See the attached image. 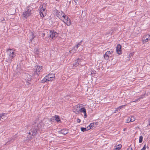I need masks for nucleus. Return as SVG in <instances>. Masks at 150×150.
Wrapping results in <instances>:
<instances>
[{"label":"nucleus","mask_w":150,"mask_h":150,"mask_svg":"<svg viewBox=\"0 0 150 150\" xmlns=\"http://www.w3.org/2000/svg\"><path fill=\"white\" fill-rule=\"evenodd\" d=\"M40 16L43 17L46 15L45 8L43 7V6H41L40 7Z\"/></svg>","instance_id":"nucleus-9"},{"label":"nucleus","mask_w":150,"mask_h":150,"mask_svg":"<svg viewBox=\"0 0 150 150\" xmlns=\"http://www.w3.org/2000/svg\"><path fill=\"white\" fill-rule=\"evenodd\" d=\"M1 22L3 23H5V19H4V18H3L1 20Z\"/></svg>","instance_id":"nucleus-31"},{"label":"nucleus","mask_w":150,"mask_h":150,"mask_svg":"<svg viewBox=\"0 0 150 150\" xmlns=\"http://www.w3.org/2000/svg\"><path fill=\"white\" fill-rule=\"evenodd\" d=\"M116 51L117 53L119 54L122 53L121 46L120 45H117L116 47Z\"/></svg>","instance_id":"nucleus-13"},{"label":"nucleus","mask_w":150,"mask_h":150,"mask_svg":"<svg viewBox=\"0 0 150 150\" xmlns=\"http://www.w3.org/2000/svg\"><path fill=\"white\" fill-rule=\"evenodd\" d=\"M70 52H71V50H70L69 51V52L70 53Z\"/></svg>","instance_id":"nucleus-42"},{"label":"nucleus","mask_w":150,"mask_h":150,"mask_svg":"<svg viewBox=\"0 0 150 150\" xmlns=\"http://www.w3.org/2000/svg\"><path fill=\"white\" fill-rule=\"evenodd\" d=\"M1 115H2V117H3L4 118V117L5 115V113H4L2 114H1Z\"/></svg>","instance_id":"nucleus-39"},{"label":"nucleus","mask_w":150,"mask_h":150,"mask_svg":"<svg viewBox=\"0 0 150 150\" xmlns=\"http://www.w3.org/2000/svg\"><path fill=\"white\" fill-rule=\"evenodd\" d=\"M63 21L68 26L70 25L71 24L70 19L68 16L66 15L64 18Z\"/></svg>","instance_id":"nucleus-10"},{"label":"nucleus","mask_w":150,"mask_h":150,"mask_svg":"<svg viewBox=\"0 0 150 150\" xmlns=\"http://www.w3.org/2000/svg\"><path fill=\"white\" fill-rule=\"evenodd\" d=\"M82 44V41H80L74 47V48L72 49L71 51H72L73 53L75 52L77 50L78 48L79 47L77 50L78 52H80L83 49V47L81 45Z\"/></svg>","instance_id":"nucleus-4"},{"label":"nucleus","mask_w":150,"mask_h":150,"mask_svg":"<svg viewBox=\"0 0 150 150\" xmlns=\"http://www.w3.org/2000/svg\"><path fill=\"white\" fill-rule=\"evenodd\" d=\"M127 150H133L132 148L131 147H129V148H128L127 149Z\"/></svg>","instance_id":"nucleus-36"},{"label":"nucleus","mask_w":150,"mask_h":150,"mask_svg":"<svg viewBox=\"0 0 150 150\" xmlns=\"http://www.w3.org/2000/svg\"><path fill=\"white\" fill-rule=\"evenodd\" d=\"M104 57L105 59L106 60H108L109 59V56L107 54H106V53L104 55Z\"/></svg>","instance_id":"nucleus-22"},{"label":"nucleus","mask_w":150,"mask_h":150,"mask_svg":"<svg viewBox=\"0 0 150 150\" xmlns=\"http://www.w3.org/2000/svg\"><path fill=\"white\" fill-rule=\"evenodd\" d=\"M91 128V127H90V125H89L86 128L87 130H89Z\"/></svg>","instance_id":"nucleus-33"},{"label":"nucleus","mask_w":150,"mask_h":150,"mask_svg":"<svg viewBox=\"0 0 150 150\" xmlns=\"http://www.w3.org/2000/svg\"><path fill=\"white\" fill-rule=\"evenodd\" d=\"M135 120V119L134 118V117L133 116H132L130 118L129 121H131V122H133Z\"/></svg>","instance_id":"nucleus-24"},{"label":"nucleus","mask_w":150,"mask_h":150,"mask_svg":"<svg viewBox=\"0 0 150 150\" xmlns=\"http://www.w3.org/2000/svg\"><path fill=\"white\" fill-rule=\"evenodd\" d=\"M82 59L78 58L74 62L73 64L72 68L73 69H75L79 65H80V62L81 61Z\"/></svg>","instance_id":"nucleus-12"},{"label":"nucleus","mask_w":150,"mask_h":150,"mask_svg":"<svg viewBox=\"0 0 150 150\" xmlns=\"http://www.w3.org/2000/svg\"><path fill=\"white\" fill-rule=\"evenodd\" d=\"M90 127L91 128L95 127H96V125L93 123H91L89 125Z\"/></svg>","instance_id":"nucleus-23"},{"label":"nucleus","mask_w":150,"mask_h":150,"mask_svg":"<svg viewBox=\"0 0 150 150\" xmlns=\"http://www.w3.org/2000/svg\"><path fill=\"white\" fill-rule=\"evenodd\" d=\"M31 10L27 9L25 11L23 12V18L24 19H26L31 14Z\"/></svg>","instance_id":"nucleus-8"},{"label":"nucleus","mask_w":150,"mask_h":150,"mask_svg":"<svg viewBox=\"0 0 150 150\" xmlns=\"http://www.w3.org/2000/svg\"><path fill=\"white\" fill-rule=\"evenodd\" d=\"M35 52L36 54H37L39 53V52L38 50V48H35Z\"/></svg>","instance_id":"nucleus-29"},{"label":"nucleus","mask_w":150,"mask_h":150,"mask_svg":"<svg viewBox=\"0 0 150 150\" xmlns=\"http://www.w3.org/2000/svg\"><path fill=\"white\" fill-rule=\"evenodd\" d=\"M130 119V118L129 117L128 118H127V123H129L130 122H131V121H129Z\"/></svg>","instance_id":"nucleus-32"},{"label":"nucleus","mask_w":150,"mask_h":150,"mask_svg":"<svg viewBox=\"0 0 150 150\" xmlns=\"http://www.w3.org/2000/svg\"><path fill=\"white\" fill-rule=\"evenodd\" d=\"M55 77V74H49L47 75L42 80L43 82L46 81H52L54 80Z\"/></svg>","instance_id":"nucleus-3"},{"label":"nucleus","mask_w":150,"mask_h":150,"mask_svg":"<svg viewBox=\"0 0 150 150\" xmlns=\"http://www.w3.org/2000/svg\"><path fill=\"white\" fill-rule=\"evenodd\" d=\"M80 112L81 113H83L84 118H86L87 117L86 110L85 108L83 107L81 108L80 109Z\"/></svg>","instance_id":"nucleus-15"},{"label":"nucleus","mask_w":150,"mask_h":150,"mask_svg":"<svg viewBox=\"0 0 150 150\" xmlns=\"http://www.w3.org/2000/svg\"><path fill=\"white\" fill-rule=\"evenodd\" d=\"M45 35V33H42V37H44Z\"/></svg>","instance_id":"nucleus-40"},{"label":"nucleus","mask_w":150,"mask_h":150,"mask_svg":"<svg viewBox=\"0 0 150 150\" xmlns=\"http://www.w3.org/2000/svg\"><path fill=\"white\" fill-rule=\"evenodd\" d=\"M24 77L27 84L28 85L31 84L30 82L32 79V76L28 74H24Z\"/></svg>","instance_id":"nucleus-6"},{"label":"nucleus","mask_w":150,"mask_h":150,"mask_svg":"<svg viewBox=\"0 0 150 150\" xmlns=\"http://www.w3.org/2000/svg\"><path fill=\"white\" fill-rule=\"evenodd\" d=\"M8 142H7V143H6V144L5 145H6V144H7V143Z\"/></svg>","instance_id":"nucleus-43"},{"label":"nucleus","mask_w":150,"mask_h":150,"mask_svg":"<svg viewBox=\"0 0 150 150\" xmlns=\"http://www.w3.org/2000/svg\"><path fill=\"white\" fill-rule=\"evenodd\" d=\"M6 52L8 56L6 58V61L11 63L12 61V59L16 56V54L13 50L10 49H7Z\"/></svg>","instance_id":"nucleus-2"},{"label":"nucleus","mask_w":150,"mask_h":150,"mask_svg":"<svg viewBox=\"0 0 150 150\" xmlns=\"http://www.w3.org/2000/svg\"><path fill=\"white\" fill-rule=\"evenodd\" d=\"M68 133V131L66 129H62L59 131V133H61L64 135Z\"/></svg>","instance_id":"nucleus-18"},{"label":"nucleus","mask_w":150,"mask_h":150,"mask_svg":"<svg viewBox=\"0 0 150 150\" xmlns=\"http://www.w3.org/2000/svg\"><path fill=\"white\" fill-rule=\"evenodd\" d=\"M122 147V145L121 144L118 145L117 146H115V150H119Z\"/></svg>","instance_id":"nucleus-20"},{"label":"nucleus","mask_w":150,"mask_h":150,"mask_svg":"<svg viewBox=\"0 0 150 150\" xmlns=\"http://www.w3.org/2000/svg\"><path fill=\"white\" fill-rule=\"evenodd\" d=\"M56 16L57 17L59 18H63L65 17L66 15L65 14L61 11V12H59L57 10L55 12Z\"/></svg>","instance_id":"nucleus-11"},{"label":"nucleus","mask_w":150,"mask_h":150,"mask_svg":"<svg viewBox=\"0 0 150 150\" xmlns=\"http://www.w3.org/2000/svg\"><path fill=\"white\" fill-rule=\"evenodd\" d=\"M29 39L30 41L31 42L32 40L34 38L35 36H34L33 33L32 32H30L29 33Z\"/></svg>","instance_id":"nucleus-17"},{"label":"nucleus","mask_w":150,"mask_h":150,"mask_svg":"<svg viewBox=\"0 0 150 150\" xmlns=\"http://www.w3.org/2000/svg\"><path fill=\"white\" fill-rule=\"evenodd\" d=\"M143 137L142 136H140L139 138V143H141L143 141Z\"/></svg>","instance_id":"nucleus-25"},{"label":"nucleus","mask_w":150,"mask_h":150,"mask_svg":"<svg viewBox=\"0 0 150 150\" xmlns=\"http://www.w3.org/2000/svg\"><path fill=\"white\" fill-rule=\"evenodd\" d=\"M81 67H82L80 69H79V70L80 71H82L84 69V68L83 67V66H81Z\"/></svg>","instance_id":"nucleus-30"},{"label":"nucleus","mask_w":150,"mask_h":150,"mask_svg":"<svg viewBox=\"0 0 150 150\" xmlns=\"http://www.w3.org/2000/svg\"><path fill=\"white\" fill-rule=\"evenodd\" d=\"M146 149V145H145L144 147L141 149V150H145Z\"/></svg>","instance_id":"nucleus-34"},{"label":"nucleus","mask_w":150,"mask_h":150,"mask_svg":"<svg viewBox=\"0 0 150 150\" xmlns=\"http://www.w3.org/2000/svg\"><path fill=\"white\" fill-rule=\"evenodd\" d=\"M125 129H124V131H125Z\"/></svg>","instance_id":"nucleus-41"},{"label":"nucleus","mask_w":150,"mask_h":150,"mask_svg":"<svg viewBox=\"0 0 150 150\" xmlns=\"http://www.w3.org/2000/svg\"><path fill=\"white\" fill-rule=\"evenodd\" d=\"M14 138L13 137H12L11 138V140H9V141H12V142H13L14 141Z\"/></svg>","instance_id":"nucleus-35"},{"label":"nucleus","mask_w":150,"mask_h":150,"mask_svg":"<svg viewBox=\"0 0 150 150\" xmlns=\"http://www.w3.org/2000/svg\"><path fill=\"white\" fill-rule=\"evenodd\" d=\"M1 118L3 119L4 118L2 117V115H1V114L0 115V120H1Z\"/></svg>","instance_id":"nucleus-38"},{"label":"nucleus","mask_w":150,"mask_h":150,"mask_svg":"<svg viewBox=\"0 0 150 150\" xmlns=\"http://www.w3.org/2000/svg\"><path fill=\"white\" fill-rule=\"evenodd\" d=\"M33 127L32 126V128L28 132V134L30 135L28 136V138L29 140L33 139L34 136L36 135L38 130L40 129L41 127V125L39 124L37 125V127Z\"/></svg>","instance_id":"nucleus-1"},{"label":"nucleus","mask_w":150,"mask_h":150,"mask_svg":"<svg viewBox=\"0 0 150 150\" xmlns=\"http://www.w3.org/2000/svg\"><path fill=\"white\" fill-rule=\"evenodd\" d=\"M80 106L79 105H78L76 106V107L75 108V111H74L76 114L79 113L80 112V109H81Z\"/></svg>","instance_id":"nucleus-16"},{"label":"nucleus","mask_w":150,"mask_h":150,"mask_svg":"<svg viewBox=\"0 0 150 150\" xmlns=\"http://www.w3.org/2000/svg\"><path fill=\"white\" fill-rule=\"evenodd\" d=\"M143 43H144V41L145 42H147L149 40H150V35H144L143 38Z\"/></svg>","instance_id":"nucleus-14"},{"label":"nucleus","mask_w":150,"mask_h":150,"mask_svg":"<svg viewBox=\"0 0 150 150\" xmlns=\"http://www.w3.org/2000/svg\"><path fill=\"white\" fill-rule=\"evenodd\" d=\"M81 120L79 119V118H78L77 119V122H78V123H80L81 122Z\"/></svg>","instance_id":"nucleus-37"},{"label":"nucleus","mask_w":150,"mask_h":150,"mask_svg":"<svg viewBox=\"0 0 150 150\" xmlns=\"http://www.w3.org/2000/svg\"><path fill=\"white\" fill-rule=\"evenodd\" d=\"M81 131L83 132H84L87 130L86 128H85L83 127L81 128Z\"/></svg>","instance_id":"nucleus-27"},{"label":"nucleus","mask_w":150,"mask_h":150,"mask_svg":"<svg viewBox=\"0 0 150 150\" xmlns=\"http://www.w3.org/2000/svg\"><path fill=\"white\" fill-rule=\"evenodd\" d=\"M42 66L37 65L35 67L34 69L35 70V75H38L40 72L42 71Z\"/></svg>","instance_id":"nucleus-7"},{"label":"nucleus","mask_w":150,"mask_h":150,"mask_svg":"<svg viewBox=\"0 0 150 150\" xmlns=\"http://www.w3.org/2000/svg\"><path fill=\"white\" fill-rule=\"evenodd\" d=\"M126 105H122V106H119V107H118L116 109V110H115L116 111H118L120 110V109L124 107H125Z\"/></svg>","instance_id":"nucleus-21"},{"label":"nucleus","mask_w":150,"mask_h":150,"mask_svg":"<svg viewBox=\"0 0 150 150\" xmlns=\"http://www.w3.org/2000/svg\"><path fill=\"white\" fill-rule=\"evenodd\" d=\"M58 35V33L53 30H50L48 36V38H51L53 40Z\"/></svg>","instance_id":"nucleus-5"},{"label":"nucleus","mask_w":150,"mask_h":150,"mask_svg":"<svg viewBox=\"0 0 150 150\" xmlns=\"http://www.w3.org/2000/svg\"><path fill=\"white\" fill-rule=\"evenodd\" d=\"M106 54H107L109 56L110 54H111L113 53V52H111L110 51H107L106 52Z\"/></svg>","instance_id":"nucleus-28"},{"label":"nucleus","mask_w":150,"mask_h":150,"mask_svg":"<svg viewBox=\"0 0 150 150\" xmlns=\"http://www.w3.org/2000/svg\"><path fill=\"white\" fill-rule=\"evenodd\" d=\"M55 118V120L57 122L60 121V119L58 115H55L54 116Z\"/></svg>","instance_id":"nucleus-19"},{"label":"nucleus","mask_w":150,"mask_h":150,"mask_svg":"<svg viewBox=\"0 0 150 150\" xmlns=\"http://www.w3.org/2000/svg\"><path fill=\"white\" fill-rule=\"evenodd\" d=\"M143 98V96H141L140 97L138 98L137 100H136L134 101H132V102H135L136 101H137L138 100H139Z\"/></svg>","instance_id":"nucleus-26"}]
</instances>
